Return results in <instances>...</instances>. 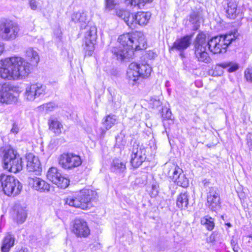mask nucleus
<instances>
[{"label":"nucleus","instance_id":"obj_1","mask_svg":"<svg viewBox=\"0 0 252 252\" xmlns=\"http://www.w3.org/2000/svg\"><path fill=\"white\" fill-rule=\"evenodd\" d=\"M238 35V32L234 31L225 35L217 36L206 40V35L203 33L198 34L194 42V56L198 62L206 63H210L211 58L206 52L207 47L213 54L225 52L228 46L235 40Z\"/></svg>","mask_w":252,"mask_h":252},{"label":"nucleus","instance_id":"obj_2","mask_svg":"<svg viewBox=\"0 0 252 252\" xmlns=\"http://www.w3.org/2000/svg\"><path fill=\"white\" fill-rule=\"evenodd\" d=\"M31 64L25 59L14 56L0 61V77L7 80H20L30 74Z\"/></svg>","mask_w":252,"mask_h":252},{"label":"nucleus","instance_id":"obj_3","mask_svg":"<svg viewBox=\"0 0 252 252\" xmlns=\"http://www.w3.org/2000/svg\"><path fill=\"white\" fill-rule=\"evenodd\" d=\"M120 46L112 49V52L117 59L123 60L130 58L134 54V50L146 48V41L142 33L135 34L126 33L120 35L118 38Z\"/></svg>","mask_w":252,"mask_h":252},{"label":"nucleus","instance_id":"obj_4","mask_svg":"<svg viewBox=\"0 0 252 252\" xmlns=\"http://www.w3.org/2000/svg\"><path fill=\"white\" fill-rule=\"evenodd\" d=\"M71 21L78 24L80 29L86 30L84 36V49L88 52V55H92L97 38L96 27L88 25L87 14L83 12L73 13L71 16Z\"/></svg>","mask_w":252,"mask_h":252},{"label":"nucleus","instance_id":"obj_5","mask_svg":"<svg viewBox=\"0 0 252 252\" xmlns=\"http://www.w3.org/2000/svg\"><path fill=\"white\" fill-rule=\"evenodd\" d=\"M97 196L95 191L84 189L75 196H68L65 200V204L71 207L85 210L91 206V202L95 200Z\"/></svg>","mask_w":252,"mask_h":252},{"label":"nucleus","instance_id":"obj_6","mask_svg":"<svg viewBox=\"0 0 252 252\" xmlns=\"http://www.w3.org/2000/svg\"><path fill=\"white\" fill-rule=\"evenodd\" d=\"M22 189V184L14 176L3 173L0 175V191L4 194L14 196L19 194Z\"/></svg>","mask_w":252,"mask_h":252},{"label":"nucleus","instance_id":"obj_7","mask_svg":"<svg viewBox=\"0 0 252 252\" xmlns=\"http://www.w3.org/2000/svg\"><path fill=\"white\" fill-rule=\"evenodd\" d=\"M20 31V27L17 23L7 18L0 20V37L3 40H14L18 37Z\"/></svg>","mask_w":252,"mask_h":252},{"label":"nucleus","instance_id":"obj_8","mask_svg":"<svg viewBox=\"0 0 252 252\" xmlns=\"http://www.w3.org/2000/svg\"><path fill=\"white\" fill-rule=\"evenodd\" d=\"M151 71L152 68L148 64L131 63L127 72L129 83L131 85L136 84L139 77L147 78L150 76Z\"/></svg>","mask_w":252,"mask_h":252},{"label":"nucleus","instance_id":"obj_9","mask_svg":"<svg viewBox=\"0 0 252 252\" xmlns=\"http://www.w3.org/2000/svg\"><path fill=\"white\" fill-rule=\"evenodd\" d=\"M3 167L10 172L17 173L23 168L22 158L16 151L9 148L4 152Z\"/></svg>","mask_w":252,"mask_h":252},{"label":"nucleus","instance_id":"obj_10","mask_svg":"<svg viewBox=\"0 0 252 252\" xmlns=\"http://www.w3.org/2000/svg\"><path fill=\"white\" fill-rule=\"evenodd\" d=\"M81 157L73 153H63L59 158V163L65 169H73L81 165Z\"/></svg>","mask_w":252,"mask_h":252},{"label":"nucleus","instance_id":"obj_11","mask_svg":"<svg viewBox=\"0 0 252 252\" xmlns=\"http://www.w3.org/2000/svg\"><path fill=\"white\" fill-rule=\"evenodd\" d=\"M130 163L135 168L139 167L146 158L145 147L136 143H134L131 150Z\"/></svg>","mask_w":252,"mask_h":252},{"label":"nucleus","instance_id":"obj_12","mask_svg":"<svg viewBox=\"0 0 252 252\" xmlns=\"http://www.w3.org/2000/svg\"><path fill=\"white\" fill-rule=\"evenodd\" d=\"M46 87L40 84H33L27 87L25 97L29 100H33L36 97L44 95L46 93Z\"/></svg>","mask_w":252,"mask_h":252},{"label":"nucleus","instance_id":"obj_13","mask_svg":"<svg viewBox=\"0 0 252 252\" xmlns=\"http://www.w3.org/2000/svg\"><path fill=\"white\" fill-rule=\"evenodd\" d=\"M209 189V190L207 193V205L212 211H216L220 208L219 190L216 187H211Z\"/></svg>","mask_w":252,"mask_h":252},{"label":"nucleus","instance_id":"obj_14","mask_svg":"<svg viewBox=\"0 0 252 252\" xmlns=\"http://www.w3.org/2000/svg\"><path fill=\"white\" fill-rule=\"evenodd\" d=\"M72 231L78 237H87L90 234V230L87 222L81 219L74 220Z\"/></svg>","mask_w":252,"mask_h":252},{"label":"nucleus","instance_id":"obj_15","mask_svg":"<svg viewBox=\"0 0 252 252\" xmlns=\"http://www.w3.org/2000/svg\"><path fill=\"white\" fill-rule=\"evenodd\" d=\"M17 98L13 93L11 87L8 84L2 85L0 89V102L6 104L15 103Z\"/></svg>","mask_w":252,"mask_h":252},{"label":"nucleus","instance_id":"obj_16","mask_svg":"<svg viewBox=\"0 0 252 252\" xmlns=\"http://www.w3.org/2000/svg\"><path fill=\"white\" fill-rule=\"evenodd\" d=\"M192 36L187 35L182 37L177 38L169 48V51L176 50L179 52L184 51L189 48L191 43Z\"/></svg>","mask_w":252,"mask_h":252},{"label":"nucleus","instance_id":"obj_17","mask_svg":"<svg viewBox=\"0 0 252 252\" xmlns=\"http://www.w3.org/2000/svg\"><path fill=\"white\" fill-rule=\"evenodd\" d=\"M27 169L29 172L35 173L36 175H40L42 168L38 158L32 154L26 156Z\"/></svg>","mask_w":252,"mask_h":252},{"label":"nucleus","instance_id":"obj_18","mask_svg":"<svg viewBox=\"0 0 252 252\" xmlns=\"http://www.w3.org/2000/svg\"><path fill=\"white\" fill-rule=\"evenodd\" d=\"M26 207L16 204L13 208V218L18 223H23L27 218Z\"/></svg>","mask_w":252,"mask_h":252},{"label":"nucleus","instance_id":"obj_19","mask_svg":"<svg viewBox=\"0 0 252 252\" xmlns=\"http://www.w3.org/2000/svg\"><path fill=\"white\" fill-rule=\"evenodd\" d=\"M30 183L33 189L38 191L47 192L50 191V184L41 178L38 177L32 178Z\"/></svg>","mask_w":252,"mask_h":252},{"label":"nucleus","instance_id":"obj_20","mask_svg":"<svg viewBox=\"0 0 252 252\" xmlns=\"http://www.w3.org/2000/svg\"><path fill=\"white\" fill-rule=\"evenodd\" d=\"M49 129L56 135L62 133L63 126L58 120L54 117H51L48 121Z\"/></svg>","mask_w":252,"mask_h":252},{"label":"nucleus","instance_id":"obj_21","mask_svg":"<svg viewBox=\"0 0 252 252\" xmlns=\"http://www.w3.org/2000/svg\"><path fill=\"white\" fill-rule=\"evenodd\" d=\"M111 170L115 173H123L126 170V162L121 159L115 158L111 164Z\"/></svg>","mask_w":252,"mask_h":252},{"label":"nucleus","instance_id":"obj_22","mask_svg":"<svg viewBox=\"0 0 252 252\" xmlns=\"http://www.w3.org/2000/svg\"><path fill=\"white\" fill-rule=\"evenodd\" d=\"M135 24L140 26H145L149 22L151 15L149 12H138L135 14Z\"/></svg>","mask_w":252,"mask_h":252},{"label":"nucleus","instance_id":"obj_23","mask_svg":"<svg viewBox=\"0 0 252 252\" xmlns=\"http://www.w3.org/2000/svg\"><path fill=\"white\" fill-rule=\"evenodd\" d=\"M189 196L187 192L180 193L177 199V206L182 210L187 209L189 204Z\"/></svg>","mask_w":252,"mask_h":252},{"label":"nucleus","instance_id":"obj_24","mask_svg":"<svg viewBox=\"0 0 252 252\" xmlns=\"http://www.w3.org/2000/svg\"><path fill=\"white\" fill-rule=\"evenodd\" d=\"M26 57L33 65H37L40 60L38 53L32 48L27 50Z\"/></svg>","mask_w":252,"mask_h":252},{"label":"nucleus","instance_id":"obj_25","mask_svg":"<svg viewBox=\"0 0 252 252\" xmlns=\"http://www.w3.org/2000/svg\"><path fill=\"white\" fill-rule=\"evenodd\" d=\"M117 117L109 114L106 116L102 120V124L106 130L110 129L117 122Z\"/></svg>","mask_w":252,"mask_h":252},{"label":"nucleus","instance_id":"obj_26","mask_svg":"<svg viewBox=\"0 0 252 252\" xmlns=\"http://www.w3.org/2000/svg\"><path fill=\"white\" fill-rule=\"evenodd\" d=\"M182 169L175 164H172L168 167L167 175L173 181L182 173Z\"/></svg>","mask_w":252,"mask_h":252},{"label":"nucleus","instance_id":"obj_27","mask_svg":"<svg viewBox=\"0 0 252 252\" xmlns=\"http://www.w3.org/2000/svg\"><path fill=\"white\" fill-rule=\"evenodd\" d=\"M14 238L11 235L8 234L3 239L1 247L2 252H8L10 249L14 245Z\"/></svg>","mask_w":252,"mask_h":252},{"label":"nucleus","instance_id":"obj_28","mask_svg":"<svg viewBox=\"0 0 252 252\" xmlns=\"http://www.w3.org/2000/svg\"><path fill=\"white\" fill-rule=\"evenodd\" d=\"M237 5L235 1H229L227 3V6L226 8V13L227 17L234 19L237 16Z\"/></svg>","mask_w":252,"mask_h":252},{"label":"nucleus","instance_id":"obj_29","mask_svg":"<svg viewBox=\"0 0 252 252\" xmlns=\"http://www.w3.org/2000/svg\"><path fill=\"white\" fill-rule=\"evenodd\" d=\"M61 176H62L61 174L56 167L50 168L46 175L47 179L54 184L56 182H57L58 179H59Z\"/></svg>","mask_w":252,"mask_h":252},{"label":"nucleus","instance_id":"obj_30","mask_svg":"<svg viewBox=\"0 0 252 252\" xmlns=\"http://www.w3.org/2000/svg\"><path fill=\"white\" fill-rule=\"evenodd\" d=\"M44 0H29V4L32 10H38L44 13Z\"/></svg>","mask_w":252,"mask_h":252},{"label":"nucleus","instance_id":"obj_31","mask_svg":"<svg viewBox=\"0 0 252 252\" xmlns=\"http://www.w3.org/2000/svg\"><path fill=\"white\" fill-rule=\"evenodd\" d=\"M201 223L204 225L208 230H212L215 226L214 219L208 216L201 219Z\"/></svg>","mask_w":252,"mask_h":252},{"label":"nucleus","instance_id":"obj_32","mask_svg":"<svg viewBox=\"0 0 252 252\" xmlns=\"http://www.w3.org/2000/svg\"><path fill=\"white\" fill-rule=\"evenodd\" d=\"M177 185L181 186L183 188H186L189 186V180L186 177L185 175L182 173L177 177L174 181Z\"/></svg>","mask_w":252,"mask_h":252},{"label":"nucleus","instance_id":"obj_33","mask_svg":"<svg viewBox=\"0 0 252 252\" xmlns=\"http://www.w3.org/2000/svg\"><path fill=\"white\" fill-rule=\"evenodd\" d=\"M220 66L224 68H227V70L229 72H234L239 68L237 63L232 62L222 63L220 64Z\"/></svg>","mask_w":252,"mask_h":252},{"label":"nucleus","instance_id":"obj_34","mask_svg":"<svg viewBox=\"0 0 252 252\" xmlns=\"http://www.w3.org/2000/svg\"><path fill=\"white\" fill-rule=\"evenodd\" d=\"M153 0H130V3L131 6L137 7L139 9L142 8L147 4L151 3Z\"/></svg>","mask_w":252,"mask_h":252},{"label":"nucleus","instance_id":"obj_35","mask_svg":"<svg viewBox=\"0 0 252 252\" xmlns=\"http://www.w3.org/2000/svg\"><path fill=\"white\" fill-rule=\"evenodd\" d=\"M59 188L61 189H65L67 188L69 184V180L66 178H65L62 176L58 179L57 182L55 184Z\"/></svg>","mask_w":252,"mask_h":252},{"label":"nucleus","instance_id":"obj_36","mask_svg":"<svg viewBox=\"0 0 252 252\" xmlns=\"http://www.w3.org/2000/svg\"><path fill=\"white\" fill-rule=\"evenodd\" d=\"M57 107V105L54 102H49L44 104L39 107L40 110H45L46 112H51Z\"/></svg>","mask_w":252,"mask_h":252},{"label":"nucleus","instance_id":"obj_37","mask_svg":"<svg viewBox=\"0 0 252 252\" xmlns=\"http://www.w3.org/2000/svg\"><path fill=\"white\" fill-rule=\"evenodd\" d=\"M105 10L109 11L115 8V6L119 4V0H105Z\"/></svg>","mask_w":252,"mask_h":252},{"label":"nucleus","instance_id":"obj_38","mask_svg":"<svg viewBox=\"0 0 252 252\" xmlns=\"http://www.w3.org/2000/svg\"><path fill=\"white\" fill-rule=\"evenodd\" d=\"M135 15L133 14H130L125 21L127 26H128L130 28H132L133 27H134V25L136 24H135L136 19H135Z\"/></svg>","mask_w":252,"mask_h":252},{"label":"nucleus","instance_id":"obj_39","mask_svg":"<svg viewBox=\"0 0 252 252\" xmlns=\"http://www.w3.org/2000/svg\"><path fill=\"white\" fill-rule=\"evenodd\" d=\"M116 13L117 15L123 19L124 21L130 14L128 11L124 10H119L117 11Z\"/></svg>","mask_w":252,"mask_h":252},{"label":"nucleus","instance_id":"obj_40","mask_svg":"<svg viewBox=\"0 0 252 252\" xmlns=\"http://www.w3.org/2000/svg\"><path fill=\"white\" fill-rule=\"evenodd\" d=\"M126 144V141L122 137L118 136L116 137V145L119 148H123Z\"/></svg>","mask_w":252,"mask_h":252},{"label":"nucleus","instance_id":"obj_41","mask_svg":"<svg viewBox=\"0 0 252 252\" xmlns=\"http://www.w3.org/2000/svg\"><path fill=\"white\" fill-rule=\"evenodd\" d=\"M245 76L248 81L252 82V68H248L245 70Z\"/></svg>","mask_w":252,"mask_h":252},{"label":"nucleus","instance_id":"obj_42","mask_svg":"<svg viewBox=\"0 0 252 252\" xmlns=\"http://www.w3.org/2000/svg\"><path fill=\"white\" fill-rule=\"evenodd\" d=\"M199 21V16L198 14L193 12L190 15L189 21L192 22V24H196Z\"/></svg>","mask_w":252,"mask_h":252},{"label":"nucleus","instance_id":"obj_43","mask_svg":"<svg viewBox=\"0 0 252 252\" xmlns=\"http://www.w3.org/2000/svg\"><path fill=\"white\" fill-rule=\"evenodd\" d=\"M247 145L250 150H252V133H249L247 136Z\"/></svg>","mask_w":252,"mask_h":252},{"label":"nucleus","instance_id":"obj_44","mask_svg":"<svg viewBox=\"0 0 252 252\" xmlns=\"http://www.w3.org/2000/svg\"><path fill=\"white\" fill-rule=\"evenodd\" d=\"M54 35L56 36L57 38L60 39L62 35V32L60 28H57L54 31Z\"/></svg>","mask_w":252,"mask_h":252},{"label":"nucleus","instance_id":"obj_45","mask_svg":"<svg viewBox=\"0 0 252 252\" xmlns=\"http://www.w3.org/2000/svg\"><path fill=\"white\" fill-rule=\"evenodd\" d=\"M245 237L248 239L247 241L248 245L252 248V232Z\"/></svg>","mask_w":252,"mask_h":252},{"label":"nucleus","instance_id":"obj_46","mask_svg":"<svg viewBox=\"0 0 252 252\" xmlns=\"http://www.w3.org/2000/svg\"><path fill=\"white\" fill-rule=\"evenodd\" d=\"M164 117L167 119H172V113L170 110H167L166 113L164 115Z\"/></svg>","mask_w":252,"mask_h":252},{"label":"nucleus","instance_id":"obj_47","mask_svg":"<svg viewBox=\"0 0 252 252\" xmlns=\"http://www.w3.org/2000/svg\"><path fill=\"white\" fill-rule=\"evenodd\" d=\"M19 131V128L15 124H13L12 127L11 129V132L14 133H17Z\"/></svg>","mask_w":252,"mask_h":252},{"label":"nucleus","instance_id":"obj_48","mask_svg":"<svg viewBox=\"0 0 252 252\" xmlns=\"http://www.w3.org/2000/svg\"><path fill=\"white\" fill-rule=\"evenodd\" d=\"M231 245L233 247V250L235 252H237L239 250V247L238 246L234 243L233 241V242H231Z\"/></svg>","mask_w":252,"mask_h":252},{"label":"nucleus","instance_id":"obj_49","mask_svg":"<svg viewBox=\"0 0 252 252\" xmlns=\"http://www.w3.org/2000/svg\"><path fill=\"white\" fill-rule=\"evenodd\" d=\"M202 183L203 184V185L205 187H208L210 184V182L207 179H204L203 180Z\"/></svg>","mask_w":252,"mask_h":252},{"label":"nucleus","instance_id":"obj_50","mask_svg":"<svg viewBox=\"0 0 252 252\" xmlns=\"http://www.w3.org/2000/svg\"><path fill=\"white\" fill-rule=\"evenodd\" d=\"M4 50V45L2 43L0 42V55L2 54Z\"/></svg>","mask_w":252,"mask_h":252},{"label":"nucleus","instance_id":"obj_51","mask_svg":"<svg viewBox=\"0 0 252 252\" xmlns=\"http://www.w3.org/2000/svg\"><path fill=\"white\" fill-rule=\"evenodd\" d=\"M16 252H29V250L27 248H22L21 249H20V250H19L18 251H17Z\"/></svg>","mask_w":252,"mask_h":252},{"label":"nucleus","instance_id":"obj_52","mask_svg":"<svg viewBox=\"0 0 252 252\" xmlns=\"http://www.w3.org/2000/svg\"><path fill=\"white\" fill-rule=\"evenodd\" d=\"M180 56L182 57V58H184V51H182V52H180Z\"/></svg>","mask_w":252,"mask_h":252},{"label":"nucleus","instance_id":"obj_53","mask_svg":"<svg viewBox=\"0 0 252 252\" xmlns=\"http://www.w3.org/2000/svg\"><path fill=\"white\" fill-rule=\"evenodd\" d=\"M226 225H227L228 227L231 226V224L230 223H226Z\"/></svg>","mask_w":252,"mask_h":252},{"label":"nucleus","instance_id":"obj_54","mask_svg":"<svg viewBox=\"0 0 252 252\" xmlns=\"http://www.w3.org/2000/svg\"><path fill=\"white\" fill-rule=\"evenodd\" d=\"M221 218H222V219H223L224 217L223 216H221Z\"/></svg>","mask_w":252,"mask_h":252}]
</instances>
